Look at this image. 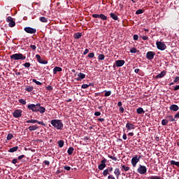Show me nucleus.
<instances>
[{
  "instance_id": "obj_1",
  "label": "nucleus",
  "mask_w": 179,
  "mask_h": 179,
  "mask_svg": "<svg viewBox=\"0 0 179 179\" xmlns=\"http://www.w3.org/2000/svg\"><path fill=\"white\" fill-rule=\"evenodd\" d=\"M51 125L56 128V129H62L64 128V123L62 120L58 119H54L50 121Z\"/></svg>"
},
{
  "instance_id": "obj_2",
  "label": "nucleus",
  "mask_w": 179,
  "mask_h": 179,
  "mask_svg": "<svg viewBox=\"0 0 179 179\" xmlns=\"http://www.w3.org/2000/svg\"><path fill=\"white\" fill-rule=\"evenodd\" d=\"M11 59L13 61H17L19 59H22V61L26 59V56L23 55L22 53H15L10 56Z\"/></svg>"
},
{
  "instance_id": "obj_3",
  "label": "nucleus",
  "mask_w": 179,
  "mask_h": 179,
  "mask_svg": "<svg viewBox=\"0 0 179 179\" xmlns=\"http://www.w3.org/2000/svg\"><path fill=\"white\" fill-rule=\"evenodd\" d=\"M41 106V103H32L27 106L28 110H31L33 113H38V106Z\"/></svg>"
},
{
  "instance_id": "obj_4",
  "label": "nucleus",
  "mask_w": 179,
  "mask_h": 179,
  "mask_svg": "<svg viewBox=\"0 0 179 179\" xmlns=\"http://www.w3.org/2000/svg\"><path fill=\"white\" fill-rule=\"evenodd\" d=\"M141 157H141V155H139L138 157V155H136L131 159V164L133 167H136V164H138L139 160H141Z\"/></svg>"
},
{
  "instance_id": "obj_5",
  "label": "nucleus",
  "mask_w": 179,
  "mask_h": 179,
  "mask_svg": "<svg viewBox=\"0 0 179 179\" xmlns=\"http://www.w3.org/2000/svg\"><path fill=\"white\" fill-rule=\"evenodd\" d=\"M24 31L26 33H28L29 34H36L37 33V29L31 28L30 27H27L24 29Z\"/></svg>"
},
{
  "instance_id": "obj_6",
  "label": "nucleus",
  "mask_w": 179,
  "mask_h": 179,
  "mask_svg": "<svg viewBox=\"0 0 179 179\" xmlns=\"http://www.w3.org/2000/svg\"><path fill=\"white\" fill-rule=\"evenodd\" d=\"M27 124H39V125H43V127H45V123L43 122H40L37 120L31 119L27 121Z\"/></svg>"
},
{
  "instance_id": "obj_7",
  "label": "nucleus",
  "mask_w": 179,
  "mask_h": 179,
  "mask_svg": "<svg viewBox=\"0 0 179 179\" xmlns=\"http://www.w3.org/2000/svg\"><path fill=\"white\" fill-rule=\"evenodd\" d=\"M6 22L8 23L9 27H15L16 23L15 22V20H13V18L10 16H8L6 19Z\"/></svg>"
},
{
  "instance_id": "obj_8",
  "label": "nucleus",
  "mask_w": 179,
  "mask_h": 179,
  "mask_svg": "<svg viewBox=\"0 0 179 179\" xmlns=\"http://www.w3.org/2000/svg\"><path fill=\"white\" fill-rule=\"evenodd\" d=\"M106 163H107V159L106 158H103L101 161V164L98 166V169L99 170H104V169H106Z\"/></svg>"
},
{
  "instance_id": "obj_9",
  "label": "nucleus",
  "mask_w": 179,
  "mask_h": 179,
  "mask_svg": "<svg viewBox=\"0 0 179 179\" xmlns=\"http://www.w3.org/2000/svg\"><path fill=\"white\" fill-rule=\"evenodd\" d=\"M22 113H23V110L17 109L13 113V115L14 118H20L22 117Z\"/></svg>"
},
{
  "instance_id": "obj_10",
  "label": "nucleus",
  "mask_w": 179,
  "mask_h": 179,
  "mask_svg": "<svg viewBox=\"0 0 179 179\" xmlns=\"http://www.w3.org/2000/svg\"><path fill=\"white\" fill-rule=\"evenodd\" d=\"M92 17L95 19H101V20H107V16H106L104 14H92Z\"/></svg>"
},
{
  "instance_id": "obj_11",
  "label": "nucleus",
  "mask_w": 179,
  "mask_h": 179,
  "mask_svg": "<svg viewBox=\"0 0 179 179\" xmlns=\"http://www.w3.org/2000/svg\"><path fill=\"white\" fill-rule=\"evenodd\" d=\"M115 64L113 65V68H115V66H117V68H120L121 66H124V64H125V60H116L115 62Z\"/></svg>"
},
{
  "instance_id": "obj_12",
  "label": "nucleus",
  "mask_w": 179,
  "mask_h": 179,
  "mask_svg": "<svg viewBox=\"0 0 179 179\" xmlns=\"http://www.w3.org/2000/svg\"><path fill=\"white\" fill-rule=\"evenodd\" d=\"M166 45L165 44V43H162V41H157V48L159 50H165L166 48Z\"/></svg>"
},
{
  "instance_id": "obj_13",
  "label": "nucleus",
  "mask_w": 179,
  "mask_h": 179,
  "mask_svg": "<svg viewBox=\"0 0 179 179\" xmlns=\"http://www.w3.org/2000/svg\"><path fill=\"white\" fill-rule=\"evenodd\" d=\"M36 60L39 62V64H43V65L48 64V61L43 60V59H41V56H40V55H36Z\"/></svg>"
},
{
  "instance_id": "obj_14",
  "label": "nucleus",
  "mask_w": 179,
  "mask_h": 179,
  "mask_svg": "<svg viewBox=\"0 0 179 179\" xmlns=\"http://www.w3.org/2000/svg\"><path fill=\"white\" fill-rule=\"evenodd\" d=\"M139 174H145L147 171L146 166L140 165L139 168L137 169Z\"/></svg>"
},
{
  "instance_id": "obj_15",
  "label": "nucleus",
  "mask_w": 179,
  "mask_h": 179,
  "mask_svg": "<svg viewBox=\"0 0 179 179\" xmlns=\"http://www.w3.org/2000/svg\"><path fill=\"white\" fill-rule=\"evenodd\" d=\"M78 78H75V80H76L77 82H80V80H83V79H85V78H86V74L83 73H79L78 74Z\"/></svg>"
},
{
  "instance_id": "obj_16",
  "label": "nucleus",
  "mask_w": 179,
  "mask_h": 179,
  "mask_svg": "<svg viewBox=\"0 0 179 179\" xmlns=\"http://www.w3.org/2000/svg\"><path fill=\"white\" fill-rule=\"evenodd\" d=\"M126 128H127V131H131V129H135V125H134V124L129 123V122H128L126 124Z\"/></svg>"
},
{
  "instance_id": "obj_17",
  "label": "nucleus",
  "mask_w": 179,
  "mask_h": 179,
  "mask_svg": "<svg viewBox=\"0 0 179 179\" xmlns=\"http://www.w3.org/2000/svg\"><path fill=\"white\" fill-rule=\"evenodd\" d=\"M146 57L148 59H153L155 58V52H148L146 54Z\"/></svg>"
},
{
  "instance_id": "obj_18",
  "label": "nucleus",
  "mask_w": 179,
  "mask_h": 179,
  "mask_svg": "<svg viewBox=\"0 0 179 179\" xmlns=\"http://www.w3.org/2000/svg\"><path fill=\"white\" fill-rule=\"evenodd\" d=\"M169 108H170V110H171V111H178V110H179V106H178V105H176V104L171 105Z\"/></svg>"
},
{
  "instance_id": "obj_19",
  "label": "nucleus",
  "mask_w": 179,
  "mask_h": 179,
  "mask_svg": "<svg viewBox=\"0 0 179 179\" xmlns=\"http://www.w3.org/2000/svg\"><path fill=\"white\" fill-rule=\"evenodd\" d=\"M19 150V146H15L13 148H10L8 152V153H15V152H17Z\"/></svg>"
},
{
  "instance_id": "obj_20",
  "label": "nucleus",
  "mask_w": 179,
  "mask_h": 179,
  "mask_svg": "<svg viewBox=\"0 0 179 179\" xmlns=\"http://www.w3.org/2000/svg\"><path fill=\"white\" fill-rule=\"evenodd\" d=\"M114 174L115 175L116 178H120V176H121V172L118 168H116L114 171Z\"/></svg>"
},
{
  "instance_id": "obj_21",
  "label": "nucleus",
  "mask_w": 179,
  "mask_h": 179,
  "mask_svg": "<svg viewBox=\"0 0 179 179\" xmlns=\"http://www.w3.org/2000/svg\"><path fill=\"white\" fill-rule=\"evenodd\" d=\"M57 72H62V68L59 66H56L53 69V73L54 75H57Z\"/></svg>"
},
{
  "instance_id": "obj_22",
  "label": "nucleus",
  "mask_w": 179,
  "mask_h": 179,
  "mask_svg": "<svg viewBox=\"0 0 179 179\" xmlns=\"http://www.w3.org/2000/svg\"><path fill=\"white\" fill-rule=\"evenodd\" d=\"M28 129L29 131H36V129H38V126L36 125H32V126H29L28 127Z\"/></svg>"
},
{
  "instance_id": "obj_23",
  "label": "nucleus",
  "mask_w": 179,
  "mask_h": 179,
  "mask_svg": "<svg viewBox=\"0 0 179 179\" xmlns=\"http://www.w3.org/2000/svg\"><path fill=\"white\" fill-rule=\"evenodd\" d=\"M170 164L179 167V161L171 160L170 161Z\"/></svg>"
},
{
  "instance_id": "obj_24",
  "label": "nucleus",
  "mask_w": 179,
  "mask_h": 179,
  "mask_svg": "<svg viewBox=\"0 0 179 179\" xmlns=\"http://www.w3.org/2000/svg\"><path fill=\"white\" fill-rule=\"evenodd\" d=\"M110 16L113 20H118V16L114 13H110Z\"/></svg>"
},
{
  "instance_id": "obj_25",
  "label": "nucleus",
  "mask_w": 179,
  "mask_h": 179,
  "mask_svg": "<svg viewBox=\"0 0 179 179\" xmlns=\"http://www.w3.org/2000/svg\"><path fill=\"white\" fill-rule=\"evenodd\" d=\"M65 142L63 140H59L57 141V145L59 148H64Z\"/></svg>"
},
{
  "instance_id": "obj_26",
  "label": "nucleus",
  "mask_w": 179,
  "mask_h": 179,
  "mask_svg": "<svg viewBox=\"0 0 179 179\" xmlns=\"http://www.w3.org/2000/svg\"><path fill=\"white\" fill-rule=\"evenodd\" d=\"M45 111V108L41 106V105L38 106V113H41V114H44Z\"/></svg>"
},
{
  "instance_id": "obj_27",
  "label": "nucleus",
  "mask_w": 179,
  "mask_h": 179,
  "mask_svg": "<svg viewBox=\"0 0 179 179\" xmlns=\"http://www.w3.org/2000/svg\"><path fill=\"white\" fill-rule=\"evenodd\" d=\"M137 114H145V110H143V108H138L136 109Z\"/></svg>"
},
{
  "instance_id": "obj_28",
  "label": "nucleus",
  "mask_w": 179,
  "mask_h": 179,
  "mask_svg": "<svg viewBox=\"0 0 179 179\" xmlns=\"http://www.w3.org/2000/svg\"><path fill=\"white\" fill-rule=\"evenodd\" d=\"M74 150L75 149L73 147H70L67 150L68 155H73Z\"/></svg>"
},
{
  "instance_id": "obj_29",
  "label": "nucleus",
  "mask_w": 179,
  "mask_h": 179,
  "mask_svg": "<svg viewBox=\"0 0 179 179\" xmlns=\"http://www.w3.org/2000/svg\"><path fill=\"white\" fill-rule=\"evenodd\" d=\"M166 119H167L168 122H169V121H170V122H173V121H176V119H174L173 117V116H171V115L166 116Z\"/></svg>"
},
{
  "instance_id": "obj_30",
  "label": "nucleus",
  "mask_w": 179,
  "mask_h": 179,
  "mask_svg": "<svg viewBox=\"0 0 179 179\" xmlns=\"http://www.w3.org/2000/svg\"><path fill=\"white\" fill-rule=\"evenodd\" d=\"M166 72L165 71H161V73L157 75V78H162L166 76Z\"/></svg>"
},
{
  "instance_id": "obj_31",
  "label": "nucleus",
  "mask_w": 179,
  "mask_h": 179,
  "mask_svg": "<svg viewBox=\"0 0 179 179\" xmlns=\"http://www.w3.org/2000/svg\"><path fill=\"white\" fill-rule=\"evenodd\" d=\"M82 37V33H76L74 34V38H76L77 40H79Z\"/></svg>"
},
{
  "instance_id": "obj_32",
  "label": "nucleus",
  "mask_w": 179,
  "mask_h": 179,
  "mask_svg": "<svg viewBox=\"0 0 179 179\" xmlns=\"http://www.w3.org/2000/svg\"><path fill=\"white\" fill-rule=\"evenodd\" d=\"M39 20H41L42 23H47V22H48V20L45 17H41Z\"/></svg>"
},
{
  "instance_id": "obj_33",
  "label": "nucleus",
  "mask_w": 179,
  "mask_h": 179,
  "mask_svg": "<svg viewBox=\"0 0 179 179\" xmlns=\"http://www.w3.org/2000/svg\"><path fill=\"white\" fill-rule=\"evenodd\" d=\"M34 87H30V86H27V87H25L26 92H33V90H34Z\"/></svg>"
},
{
  "instance_id": "obj_34",
  "label": "nucleus",
  "mask_w": 179,
  "mask_h": 179,
  "mask_svg": "<svg viewBox=\"0 0 179 179\" xmlns=\"http://www.w3.org/2000/svg\"><path fill=\"white\" fill-rule=\"evenodd\" d=\"M103 92H105V97H108L109 96H111V91L104 90Z\"/></svg>"
},
{
  "instance_id": "obj_35",
  "label": "nucleus",
  "mask_w": 179,
  "mask_h": 179,
  "mask_svg": "<svg viewBox=\"0 0 179 179\" xmlns=\"http://www.w3.org/2000/svg\"><path fill=\"white\" fill-rule=\"evenodd\" d=\"M145 12V10L143 9H138L136 11V15H142Z\"/></svg>"
},
{
  "instance_id": "obj_36",
  "label": "nucleus",
  "mask_w": 179,
  "mask_h": 179,
  "mask_svg": "<svg viewBox=\"0 0 179 179\" xmlns=\"http://www.w3.org/2000/svg\"><path fill=\"white\" fill-rule=\"evenodd\" d=\"M7 141H10V139H13V134H12L11 133L8 134L7 135Z\"/></svg>"
},
{
  "instance_id": "obj_37",
  "label": "nucleus",
  "mask_w": 179,
  "mask_h": 179,
  "mask_svg": "<svg viewBox=\"0 0 179 179\" xmlns=\"http://www.w3.org/2000/svg\"><path fill=\"white\" fill-rule=\"evenodd\" d=\"M19 103H20V104H22V106H26V100L21 99L18 100Z\"/></svg>"
},
{
  "instance_id": "obj_38",
  "label": "nucleus",
  "mask_w": 179,
  "mask_h": 179,
  "mask_svg": "<svg viewBox=\"0 0 179 179\" xmlns=\"http://www.w3.org/2000/svg\"><path fill=\"white\" fill-rule=\"evenodd\" d=\"M32 82L34 83H36V85H38L39 86H41V85H43V83L41 82L37 81V80H36V79H33Z\"/></svg>"
},
{
  "instance_id": "obj_39",
  "label": "nucleus",
  "mask_w": 179,
  "mask_h": 179,
  "mask_svg": "<svg viewBox=\"0 0 179 179\" xmlns=\"http://www.w3.org/2000/svg\"><path fill=\"white\" fill-rule=\"evenodd\" d=\"M104 58H106V57L104 56L103 54H100L99 56H98V59L101 60V61H103L104 59Z\"/></svg>"
},
{
  "instance_id": "obj_40",
  "label": "nucleus",
  "mask_w": 179,
  "mask_h": 179,
  "mask_svg": "<svg viewBox=\"0 0 179 179\" xmlns=\"http://www.w3.org/2000/svg\"><path fill=\"white\" fill-rule=\"evenodd\" d=\"M108 173H109L108 169H105L103 172V176L107 177V176H108Z\"/></svg>"
},
{
  "instance_id": "obj_41",
  "label": "nucleus",
  "mask_w": 179,
  "mask_h": 179,
  "mask_svg": "<svg viewBox=\"0 0 179 179\" xmlns=\"http://www.w3.org/2000/svg\"><path fill=\"white\" fill-rule=\"evenodd\" d=\"M162 125H166V124H169V122H168L167 118H166V119H164V120H162Z\"/></svg>"
},
{
  "instance_id": "obj_42",
  "label": "nucleus",
  "mask_w": 179,
  "mask_h": 179,
  "mask_svg": "<svg viewBox=\"0 0 179 179\" xmlns=\"http://www.w3.org/2000/svg\"><path fill=\"white\" fill-rule=\"evenodd\" d=\"M122 169H123V170H124V171H129V166H125V165H122Z\"/></svg>"
},
{
  "instance_id": "obj_43",
  "label": "nucleus",
  "mask_w": 179,
  "mask_h": 179,
  "mask_svg": "<svg viewBox=\"0 0 179 179\" xmlns=\"http://www.w3.org/2000/svg\"><path fill=\"white\" fill-rule=\"evenodd\" d=\"M31 66V64H30V62H26L25 64H23V66H24L25 68H29Z\"/></svg>"
},
{
  "instance_id": "obj_44",
  "label": "nucleus",
  "mask_w": 179,
  "mask_h": 179,
  "mask_svg": "<svg viewBox=\"0 0 179 179\" xmlns=\"http://www.w3.org/2000/svg\"><path fill=\"white\" fill-rule=\"evenodd\" d=\"M88 58H94V52H90L88 54Z\"/></svg>"
},
{
  "instance_id": "obj_45",
  "label": "nucleus",
  "mask_w": 179,
  "mask_h": 179,
  "mask_svg": "<svg viewBox=\"0 0 179 179\" xmlns=\"http://www.w3.org/2000/svg\"><path fill=\"white\" fill-rule=\"evenodd\" d=\"M109 159H111L112 160H114V162H117V159L115 157L108 155Z\"/></svg>"
},
{
  "instance_id": "obj_46",
  "label": "nucleus",
  "mask_w": 179,
  "mask_h": 179,
  "mask_svg": "<svg viewBox=\"0 0 179 179\" xmlns=\"http://www.w3.org/2000/svg\"><path fill=\"white\" fill-rule=\"evenodd\" d=\"M130 52H131L132 54L136 53V48H133L130 49Z\"/></svg>"
},
{
  "instance_id": "obj_47",
  "label": "nucleus",
  "mask_w": 179,
  "mask_h": 179,
  "mask_svg": "<svg viewBox=\"0 0 179 179\" xmlns=\"http://www.w3.org/2000/svg\"><path fill=\"white\" fill-rule=\"evenodd\" d=\"M173 83L179 84V77H176L175 79L173 80Z\"/></svg>"
},
{
  "instance_id": "obj_48",
  "label": "nucleus",
  "mask_w": 179,
  "mask_h": 179,
  "mask_svg": "<svg viewBox=\"0 0 179 179\" xmlns=\"http://www.w3.org/2000/svg\"><path fill=\"white\" fill-rule=\"evenodd\" d=\"M30 48H31V50H33L34 51H36L37 47L36 46V45H31Z\"/></svg>"
},
{
  "instance_id": "obj_49",
  "label": "nucleus",
  "mask_w": 179,
  "mask_h": 179,
  "mask_svg": "<svg viewBox=\"0 0 179 179\" xmlns=\"http://www.w3.org/2000/svg\"><path fill=\"white\" fill-rule=\"evenodd\" d=\"M82 89H87V87H89V85L87 84H83L81 86Z\"/></svg>"
},
{
  "instance_id": "obj_50",
  "label": "nucleus",
  "mask_w": 179,
  "mask_h": 179,
  "mask_svg": "<svg viewBox=\"0 0 179 179\" xmlns=\"http://www.w3.org/2000/svg\"><path fill=\"white\" fill-rule=\"evenodd\" d=\"M64 170H66L67 171H70L71 166H64Z\"/></svg>"
},
{
  "instance_id": "obj_51",
  "label": "nucleus",
  "mask_w": 179,
  "mask_h": 179,
  "mask_svg": "<svg viewBox=\"0 0 179 179\" xmlns=\"http://www.w3.org/2000/svg\"><path fill=\"white\" fill-rule=\"evenodd\" d=\"M94 115L96 117H100V115H101V113H100V112H95L94 113Z\"/></svg>"
},
{
  "instance_id": "obj_52",
  "label": "nucleus",
  "mask_w": 179,
  "mask_h": 179,
  "mask_svg": "<svg viewBox=\"0 0 179 179\" xmlns=\"http://www.w3.org/2000/svg\"><path fill=\"white\" fill-rule=\"evenodd\" d=\"M46 89L49 92H51V90H52V87H51V85H48V87H46Z\"/></svg>"
},
{
  "instance_id": "obj_53",
  "label": "nucleus",
  "mask_w": 179,
  "mask_h": 179,
  "mask_svg": "<svg viewBox=\"0 0 179 179\" xmlns=\"http://www.w3.org/2000/svg\"><path fill=\"white\" fill-rule=\"evenodd\" d=\"M133 38L134 41H136V40H138V38H139V36L138 35L135 34V35H134Z\"/></svg>"
},
{
  "instance_id": "obj_54",
  "label": "nucleus",
  "mask_w": 179,
  "mask_h": 179,
  "mask_svg": "<svg viewBox=\"0 0 179 179\" xmlns=\"http://www.w3.org/2000/svg\"><path fill=\"white\" fill-rule=\"evenodd\" d=\"M11 163H13V164H16V163H17V159H13Z\"/></svg>"
},
{
  "instance_id": "obj_55",
  "label": "nucleus",
  "mask_w": 179,
  "mask_h": 179,
  "mask_svg": "<svg viewBox=\"0 0 179 179\" xmlns=\"http://www.w3.org/2000/svg\"><path fill=\"white\" fill-rule=\"evenodd\" d=\"M108 171H109V173H112V171L114 170V169L113 167H108Z\"/></svg>"
},
{
  "instance_id": "obj_56",
  "label": "nucleus",
  "mask_w": 179,
  "mask_h": 179,
  "mask_svg": "<svg viewBox=\"0 0 179 179\" xmlns=\"http://www.w3.org/2000/svg\"><path fill=\"white\" fill-rule=\"evenodd\" d=\"M119 111H120V113H124V107L120 106V108H119Z\"/></svg>"
},
{
  "instance_id": "obj_57",
  "label": "nucleus",
  "mask_w": 179,
  "mask_h": 179,
  "mask_svg": "<svg viewBox=\"0 0 179 179\" xmlns=\"http://www.w3.org/2000/svg\"><path fill=\"white\" fill-rule=\"evenodd\" d=\"M61 173H62V170H61L59 168L57 169V171H56V174H61Z\"/></svg>"
},
{
  "instance_id": "obj_58",
  "label": "nucleus",
  "mask_w": 179,
  "mask_h": 179,
  "mask_svg": "<svg viewBox=\"0 0 179 179\" xmlns=\"http://www.w3.org/2000/svg\"><path fill=\"white\" fill-rule=\"evenodd\" d=\"M89 52V49H85V51L83 52V55H86V54H88Z\"/></svg>"
},
{
  "instance_id": "obj_59",
  "label": "nucleus",
  "mask_w": 179,
  "mask_h": 179,
  "mask_svg": "<svg viewBox=\"0 0 179 179\" xmlns=\"http://www.w3.org/2000/svg\"><path fill=\"white\" fill-rule=\"evenodd\" d=\"M108 179H115V178L113 175H109Z\"/></svg>"
},
{
  "instance_id": "obj_60",
  "label": "nucleus",
  "mask_w": 179,
  "mask_h": 179,
  "mask_svg": "<svg viewBox=\"0 0 179 179\" xmlns=\"http://www.w3.org/2000/svg\"><path fill=\"white\" fill-rule=\"evenodd\" d=\"M44 164H45L46 166H48L50 164V161H47V160H45L43 162Z\"/></svg>"
},
{
  "instance_id": "obj_61",
  "label": "nucleus",
  "mask_w": 179,
  "mask_h": 179,
  "mask_svg": "<svg viewBox=\"0 0 179 179\" xmlns=\"http://www.w3.org/2000/svg\"><path fill=\"white\" fill-rule=\"evenodd\" d=\"M24 158V155H20L18 157V160H22V159Z\"/></svg>"
},
{
  "instance_id": "obj_62",
  "label": "nucleus",
  "mask_w": 179,
  "mask_h": 179,
  "mask_svg": "<svg viewBox=\"0 0 179 179\" xmlns=\"http://www.w3.org/2000/svg\"><path fill=\"white\" fill-rule=\"evenodd\" d=\"M179 118V112L177 113L175 116H174V119H178Z\"/></svg>"
},
{
  "instance_id": "obj_63",
  "label": "nucleus",
  "mask_w": 179,
  "mask_h": 179,
  "mask_svg": "<svg viewBox=\"0 0 179 179\" xmlns=\"http://www.w3.org/2000/svg\"><path fill=\"white\" fill-rule=\"evenodd\" d=\"M179 90V85H176V86H175L174 88H173V90H174V91H177V90Z\"/></svg>"
},
{
  "instance_id": "obj_64",
  "label": "nucleus",
  "mask_w": 179,
  "mask_h": 179,
  "mask_svg": "<svg viewBox=\"0 0 179 179\" xmlns=\"http://www.w3.org/2000/svg\"><path fill=\"white\" fill-rule=\"evenodd\" d=\"M150 179H157V176H150Z\"/></svg>"
}]
</instances>
